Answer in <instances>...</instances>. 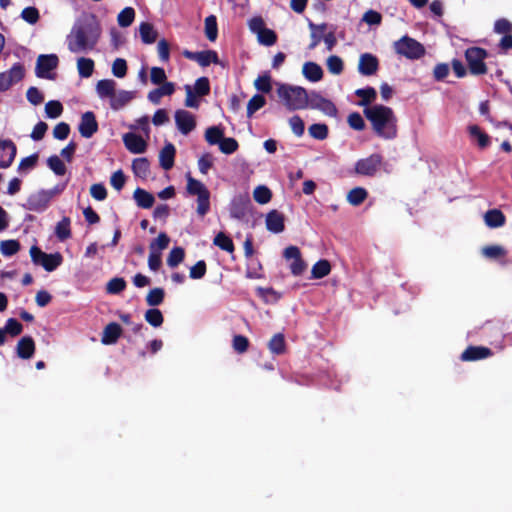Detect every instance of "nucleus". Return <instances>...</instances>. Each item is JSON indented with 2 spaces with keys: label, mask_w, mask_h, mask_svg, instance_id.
Masks as SVG:
<instances>
[{
  "label": "nucleus",
  "mask_w": 512,
  "mask_h": 512,
  "mask_svg": "<svg viewBox=\"0 0 512 512\" xmlns=\"http://www.w3.org/2000/svg\"><path fill=\"white\" fill-rule=\"evenodd\" d=\"M102 29L94 15L75 24L67 36V47L72 53L93 51L101 37Z\"/></svg>",
  "instance_id": "1"
},
{
  "label": "nucleus",
  "mask_w": 512,
  "mask_h": 512,
  "mask_svg": "<svg viewBox=\"0 0 512 512\" xmlns=\"http://www.w3.org/2000/svg\"><path fill=\"white\" fill-rule=\"evenodd\" d=\"M363 114L370 122L377 137L385 140H392L397 137L398 119L391 107L375 104L364 108Z\"/></svg>",
  "instance_id": "2"
},
{
  "label": "nucleus",
  "mask_w": 512,
  "mask_h": 512,
  "mask_svg": "<svg viewBox=\"0 0 512 512\" xmlns=\"http://www.w3.org/2000/svg\"><path fill=\"white\" fill-rule=\"evenodd\" d=\"M277 95L289 111L308 108V92L301 86L279 84L277 88Z\"/></svg>",
  "instance_id": "3"
},
{
  "label": "nucleus",
  "mask_w": 512,
  "mask_h": 512,
  "mask_svg": "<svg viewBox=\"0 0 512 512\" xmlns=\"http://www.w3.org/2000/svg\"><path fill=\"white\" fill-rule=\"evenodd\" d=\"M186 190L188 194L197 196L196 213L204 217L210 211V191L201 181L190 175L187 177Z\"/></svg>",
  "instance_id": "4"
},
{
  "label": "nucleus",
  "mask_w": 512,
  "mask_h": 512,
  "mask_svg": "<svg viewBox=\"0 0 512 512\" xmlns=\"http://www.w3.org/2000/svg\"><path fill=\"white\" fill-rule=\"evenodd\" d=\"M394 49L397 54L412 60L420 59L426 52L425 47L420 42L407 35L394 43Z\"/></svg>",
  "instance_id": "5"
},
{
  "label": "nucleus",
  "mask_w": 512,
  "mask_h": 512,
  "mask_svg": "<svg viewBox=\"0 0 512 512\" xmlns=\"http://www.w3.org/2000/svg\"><path fill=\"white\" fill-rule=\"evenodd\" d=\"M487 56V51L480 47H470L465 51V58L471 74L483 75L487 73V66L484 62Z\"/></svg>",
  "instance_id": "6"
},
{
  "label": "nucleus",
  "mask_w": 512,
  "mask_h": 512,
  "mask_svg": "<svg viewBox=\"0 0 512 512\" xmlns=\"http://www.w3.org/2000/svg\"><path fill=\"white\" fill-rule=\"evenodd\" d=\"M59 63L58 56L55 54L39 55L36 61L35 74L38 78L54 80L55 74L51 73L57 68Z\"/></svg>",
  "instance_id": "7"
},
{
  "label": "nucleus",
  "mask_w": 512,
  "mask_h": 512,
  "mask_svg": "<svg viewBox=\"0 0 512 512\" xmlns=\"http://www.w3.org/2000/svg\"><path fill=\"white\" fill-rule=\"evenodd\" d=\"M24 77V65L20 62L14 63L9 70L0 72V92L9 90L14 84L20 82Z\"/></svg>",
  "instance_id": "8"
},
{
  "label": "nucleus",
  "mask_w": 512,
  "mask_h": 512,
  "mask_svg": "<svg viewBox=\"0 0 512 512\" xmlns=\"http://www.w3.org/2000/svg\"><path fill=\"white\" fill-rule=\"evenodd\" d=\"M383 157L379 153H373L366 158L359 159L355 163V172L363 176H374L382 165Z\"/></svg>",
  "instance_id": "9"
},
{
  "label": "nucleus",
  "mask_w": 512,
  "mask_h": 512,
  "mask_svg": "<svg viewBox=\"0 0 512 512\" xmlns=\"http://www.w3.org/2000/svg\"><path fill=\"white\" fill-rule=\"evenodd\" d=\"M308 98V108L319 110L329 117L337 116L338 110L335 104L331 100L323 97L319 92L311 91L308 93Z\"/></svg>",
  "instance_id": "10"
},
{
  "label": "nucleus",
  "mask_w": 512,
  "mask_h": 512,
  "mask_svg": "<svg viewBox=\"0 0 512 512\" xmlns=\"http://www.w3.org/2000/svg\"><path fill=\"white\" fill-rule=\"evenodd\" d=\"M283 257L286 260H293L289 266L292 275L300 276L307 268V264L302 259L301 251L297 246H288L284 249Z\"/></svg>",
  "instance_id": "11"
},
{
  "label": "nucleus",
  "mask_w": 512,
  "mask_h": 512,
  "mask_svg": "<svg viewBox=\"0 0 512 512\" xmlns=\"http://www.w3.org/2000/svg\"><path fill=\"white\" fill-rule=\"evenodd\" d=\"M182 54L185 58L196 61L201 67H207L212 63L219 64L218 54L214 50H205L199 52L184 50Z\"/></svg>",
  "instance_id": "12"
},
{
  "label": "nucleus",
  "mask_w": 512,
  "mask_h": 512,
  "mask_svg": "<svg viewBox=\"0 0 512 512\" xmlns=\"http://www.w3.org/2000/svg\"><path fill=\"white\" fill-rule=\"evenodd\" d=\"M250 208L251 200L248 196L235 197L230 204V216L242 220L249 214Z\"/></svg>",
  "instance_id": "13"
},
{
  "label": "nucleus",
  "mask_w": 512,
  "mask_h": 512,
  "mask_svg": "<svg viewBox=\"0 0 512 512\" xmlns=\"http://www.w3.org/2000/svg\"><path fill=\"white\" fill-rule=\"evenodd\" d=\"M51 200L50 194L46 190H40L28 197L26 208L38 213L43 212L48 208Z\"/></svg>",
  "instance_id": "14"
},
{
  "label": "nucleus",
  "mask_w": 512,
  "mask_h": 512,
  "mask_svg": "<svg viewBox=\"0 0 512 512\" xmlns=\"http://www.w3.org/2000/svg\"><path fill=\"white\" fill-rule=\"evenodd\" d=\"M175 122L178 130L187 135L196 127V120L194 115L184 109H179L175 112Z\"/></svg>",
  "instance_id": "15"
},
{
  "label": "nucleus",
  "mask_w": 512,
  "mask_h": 512,
  "mask_svg": "<svg viewBox=\"0 0 512 512\" xmlns=\"http://www.w3.org/2000/svg\"><path fill=\"white\" fill-rule=\"evenodd\" d=\"M98 122L95 114L92 111H87L82 114L78 126L79 133L84 138H91L98 131Z\"/></svg>",
  "instance_id": "16"
},
{
  "label": "nucleus",
  "mask_w": 512,
  "mask_h": 512,
  "mask_svg": "<svg viewBox=\"0 0 512 512\" xmlns=\"http://www.w3.org/2000/svg\"><path fill=\"white\" fill-rule=\"evenodd\" d=\"M379 69L378 58L371 53H364L360 55L358 62V71L361 75L371 76L374 75Z\"/></svg>",
  "instance_id": "17"
},
{
  "label": "nucleus",
  "mask_w": 512,
  "mask_h": 512,
  "mask_svg": "<svg viewBox=\"0 0 512 512\" xmlns=\"http://www.w3.org/2000/svg\"><path fill=\"white\" fill-rule=\"evenodd\" d=\"M493 355L490 348L484 346H468L461 354L460 359L462 361H478L486 359Z\"/></svg>",
  "instance_id": "18"
},
{
  "label": "nucleus",
  "mask_w": 512,
  "mask_h": 512,
  "mask_svg": "<svg viewBox=\"0 0 512 512\" xmlns=\"http://www.w3.org/2000/svg\"><path fill=\"white\" fill-rule=\"evenodd\" d=\"M266 229L272 233L278 234L285 229V216L278 210H271L266 215Z\"/></svg>",
  "instance_id": "19"
},
{
  "label": "nucleus",
  "mask_w": 512,
  "mask_h": 512,
  "mask_svg": "<svg viewBox=\"0 0 512 512\" xmlns=\"http://www.w3.org/2000/svg\"><path fill=\"white\" fill-rule=\"evenodd\" d=\"M123 143L127 150L134 154L144 153L147 148L146 141L140 135L132 132L123 136Z\"/></svg>",
  "instance_id": "20"
},
{
  "label": "nucleus",
  "mask_w": 512,
  "mask_h": 512,
  "mask_svg": "<svg viewBox=\"0 0 512 512\" xmlns=\"http://www.w3.org/2000/svg\"><path fill=\"white\" fill-rule=\"evenodd\" d=\"M36 350L35 341L31 336L22 337L16 346L17 356L21 359H30Z\"/></svg>",
  "instance_id": "21"
},
{
  "label": "nucleus",
  "mask_w": 512,
  "mask_h": 512,
  "mask_svg": "<svg viewBox=\"0 0 512 512\" xmlns=\"http://www.w3.org/2000/svg\"><path fill=\"white\" fill-rule=\"evenodd\" d=\"M308 27L310 29L311 38V42L308 45V49L314 50L323 40L325 31L327 29V23L315 24L311 20H308Z\"/></svg>",
  "instance_id": "22"
},
{
  "label": "nucleus",
  "mask_w": 512,
  "mask_h": 512,
  "mask_svg": "<svg viewBox=\"0 0 512 512\" xmlns=\"http://www.w3.org/2000/svg\"><path fill=\"white\" fill-rule=\"evenodd\" d=\"M176 148L171 142H167L159 153V163L164 170H170L174 166Z\"/></svg>",
  "instance_id": "23"
},
{
  "label": "nucleus",
  "mask_w": 512,
  "mask_h": 512,
  "mask_svg": "<svg viewBox=\"0 0 512 512\" xmlns=\"http://www.w3.org/2000/svg\"><path fill=\"white\" fill-rule=\"evenodd\" d=\"M122 334L120 324L111 322L107 324L102 332L101 342L104 345L115 344Z\"/></svg>",
  "instance_id": "24"
},
{
  "label": "nucleus",
  "mask_w": 512,
  "mask_h": 512,
  "mask_svg": "<svg viewBox=\"0 0 512 512\" xmlns=\"http://www.w3.org/2000/svg\"><path fill=\"white\" fill-rule=\"evenodd\" d=\"M175 91V85L172 82H165L160 84V87L151 90L148 93V100L153 104H159L163 96H170Z\"/></svg>",
  "instance_id": "25"
},
{
  "label": "nucleus",
  "mask_w": 512,
  "mask_h": 512,
  "mask_svg": "<svg viewBox=\"0 0 512 512\" xmlns=\"http://www.w3.org/2000/svg\"><path fill=\"white\" fill-rule=\"evenodd\" d=\"M0 150H2L3 152L9 150L8 157L5 158L4 156H2V158L0 159V168H9L16 157L17 147L12 140H0Z\"/></svg>",
  "instance_id": "26"
},
{
  "label": "nucleus",
  "mask_w": 512,
  "mask_h": 512,
  "mask_svg": "<svg viewBox=\"0 0 512 512\" xmlns=\"http://www.w3.org/2000/svg\"><path fill=\"white\" fill-rule=\"evenodd\" d=\"M302 73L311 82H318L323 78L321 66L315 62H306L303 65Z\"/></svg>",
  "instance_id": "27"
},
{
  "label": "nucleus",
  "mask_w": 512,
  "mask_h": 512,
  "mask_svg": "<svg viewBox=\"0 0 512 512\" xmlns=\"http://www.w3.org/2000/svg\"><path fill=\"white\" fill-rule=\"evenodd\" d=\"M355 95L361 98V100L357 103L358 106L366 108L372 106L371 103L375 101L377 92L375 88L368 86L366 88L357 89L355 91Z\"/></svg>",
  "instance_id": "28"
},
{
  "label": "nucleus",
  "mask_w": 512,
  "mask_h": 512,
  "mask_svg": "<svg viewBox=\"0 0 512 512\" xmlns=\"http://www.w3.org/2000/svg\"><path fill=\"white\" fill-rule=\"evenodd\" d=\"M133 198L136 204L143 209L151 208L155 202L154 196L142 188L135 189Z\"/></svg>",
  "instance_id": "29"
},
{
  "label": "nucleus",
  "mask_w": 512,
  "mask_h": 512,
  "mask_svg": "<svg viewBox=\"0 0 512 512\" xmlns=\"http://www.w3.org/2000/svg\"><path fill=\"white\" fill-rule=\"evenodd\" d=\"M506 217L499 209H491L485 213V223L490 228H498L505 224Z\"/></svg>",
  "instance_id": "30"
},
{
  "label": "nucleus",
  "mask_w": 512,
  "mask_h": 512,
  "mask_svg": "<svg viewBox=\"0 0 512 512\" xmlns=\"http://www.w3.org/2000/svg\"><path fill=\"white\" fill-rule=\"evenodd\" d=\"M268 349L274 355H282L286 352V341L283 333L272 336L268 342Z\"/></svg>",
  "instance_id": "31"
},
{
  "label": "nucleus",
  "mask_w": 512,
  "mask_h": 512,
  "mask_svg": "<svg viewBox=\"0 0 512 512\" xmlns=\"http://www.w3.org/2000/svg\"><path fill=\"white\" fill-rule=\"evenodd\" d=\"M116 82L112 79H102L97 82L96 91L101 98H112L115 93Z\"/></svg>",
  "instance_id": "32"
},
{
  "label": "nucleus",
  "mask_w": 512,
  "mask_h": 512,
  "mask_svg": "<svg viewBox=\"0 0 512 512\" xmlns=\"http://www.w3.org/2000/svg\"><path fill=\"white\" fill-rule=\"evenodd\" d=\"M134 98L133 92L121 90L117 94L114 93V96L110 100L111 108L114 110H119L127 105Z\"/></svg>",
  "instance_id": "33"
},
{
  "label": "nucleus",
  "mask_w": 512,
  "mask_h": 512,
  "mask_svg": "<svg viewBox=\"0 0 512 512\" xmlns=\"http://www.w3.org/2000/svg\"><path fill=\"white\" fill-rule=\"evenodd\" d=\"M139 33L144 44H152L156 41L158 33L149 22H142L139 26Z\"/></svg>",
  "instance_id": "34"
},
{
  "label": "nucleus",
  "mask_w": 512,
  "mask_h": 512,
  "mask_svg": "<svg viewBox=\"0 0 512 512\" xmlns=\"http://www.w3.org/2000/svg\"><path fill=\"white\" fill-rule=\"evenodd\" d=\"M132 170L136 177L148 178L150 174V163L147 158H137L132 162Z\"/></svg>",
  "instance_id": "35"
},
{
  "label": "nucleus",
  "mask_w": 512,
  "mask_h": 512,
  "mask_svg": "<svg viewBox=\"0 0 512 512\" xmlns=\"http://www.w3.org/2000/svg\"><path fill=\"white\" fill-rule=\"evenodd\" d=\"M55 235L60 241H65L71 237V220L69 217H63L56 224Z\"/></svg>",
  "instance_id": "36"
},
{
  "label": "nucleus",
  "mask_w": 512,
  "mask_h": 512,
  "mask_svg": "<svg viewBox=\"0 0 512 512\" xmlns=\"http://www.w3.org/2000/svg\"><path fill=\"white\" fill-rule=\"evenodd\" d=\"M331 271L330 262L326 259L317 261L311 269L312 279H321L327 276Z\"/></svg>",
  "instance_id": "37"
},
{
  "label": "nucleus",
  "mask_w": 512,
  "mask_h": 512,
  "mask_svg": "<svg viewBox=\"0 0 512 512\" xmlns=\"http://www.w3.org/2000/svg\"><path fill=\"white\" fill-rule=\"evenodd\" d=\"M470 136L475 138L480 148H486L490 145V137L487 133L481 130L478 125H471L468 128Z\"/></svg>",
  "instance_id": "38"
},
{
  "label": "nucleus",
  "mask_w": 512,
  "mask_h": 512,
  "mask_svg": "<svg viewBox=\"0 0 512 512\" xmlns=\"http://www.w3.org/2000/svg\"><path fill=\"white\" fill-rule=\"evenodd\" d=\"M63 257L60 253L56 252L54 254L44 255V259L42 261L41 266L47 271L52 272L56 270L62 263Z\"/></svg>",
  "instance_id": "39"
},
{
  "label": "nucleus",
  "mask_w": 512,
  "mask_h": 512,
  "mask_svg": "<svg viewBox=\"0 0 512 512\" xmlns=\"http://www.w3.org/2000/svg\"><path fill=\"white\" fill-rule=\"evenodd\" d=\"M95 63L91 58L80 57L77 60V69L80 77L88 78L94 72Z\"/></svg>",
  "instance_id": "40"
},
{
  "label": "nucleus",
  "mask_w": 512,
  "mask_h": 512,
  "mask_svg": "<svg viewBox=\"0 0 512 512\" xmlns=\"http://www.w3.org/2000/svg\"><path fill=\"white\" fill-rule=\"evenodd\" d=\"M368 197V192L362 187H355L347 194V201L353 206H359Z\"/></svg>",
  "instance_id": "41"
},
{
  "label": "nucleus",
  "mask_w": 512,
  "mask_h": 512,
  "mask_svg": "<svg viewBox=\"0 0 512 512\" xmlns=\"http://www.w3.org/2000/svg\"><path fill=\"white\" fill-rule=\"evenodd\" d=\"M205 36L211 42L216 41L218 37L217 18L214 15H209L205 18Z\"/></svg>",
  "instance_id": "42"
},
{
  "label": "nucleus",
  "mask_w": 512,
  "mask_h": 512,
  "mask_svg": "<svg viewBox=\"0 0 512 512\" xmlns=\"http://www.w3.org/2000/svg\"><path fill=\"white\" fill-rule=\"evenodd\" d=\"M213 244L221 250L232 253L235 249L232 239L224 232H219L213 240Z\"/></svg>",
  "instance_id": "43"
},
{
  "label": "nucleus",
  "mask_w": 512,
  "mask_h": 512,
  "mask_svg": "<svg viewBox=\"0 0 512 512\" xmlns=\"http://www.w3.org/2000/svg\"><path fill=\"white\" fill-rule=\"evenodd\" d=\"M224 138V130L219 126H211L205 131V140L210 145L220 144L222 139Z\"/></svg>",
  "instance_id": "44"
},
{
  "label": "nucleus",
  "mask_w": 512,
  "mask_h": 512,
  "mask_svg": "<svg viewBox=\"0 0 512 512\" xmlns=\"http://www.w3.org/2000/svg\"><path fill=\"white\" fill-rule=\"evenodd\" d=\"M164 298L165 291L163 288H153L148 292L146 296V303L151 307H156L163 303Z\"/></svg>",
  "instance_id": "45"
},
{
  "label": "nucleus",
  "mask_w": 512,
  "mask_h": 512,
  "mask_svg": "<svg viewBox=\"0 0 512 512\" xmlns=\"http://www.w3.org/2000/svg\"><path fill=\"white\" fill-rule=\"evenodd\" d=\"M309 135L316 140H325L329 134V128L324 123H315L308 128Z\"/></svg>",
  "instance_id": "46"
},
{
  "label": "nucleus",
  "mask_w": 512,
  "mask_h": 512,
  "mask_svg": "<svg viewBox=\"0 0 512 512\" xmlns=\"http://www.w3.org/2000/svg\"><path fill=\"white\" fill-rule=\"evenodd\" d=\"M135 19V10L132 7H125L117 16V22L120 27H129Z\"/></svg>",
  "instance_id": "47"
},
{
  "label": "nucleus",
  "mask_w": 512,
  "mask_h": 512,
  "mask_svg": "<svg viewBox=\"0 0 512 512\" xmlns=\"http://www.w3.org/2000/svg\"><path fill=\"white\" fill-rule=\"evenodd\" d=\"M185 257V251L182 247H174L171 249L168 257H167V265L171 268L177 267L180 263L183 262Z\"/></svg>",
  "instance_id": "48"
},
{
  "label": "nucleus",
  "mask_w": 512,
  "mask_h": 512,
  "mask_svg": "<svg viewBox=\"0 0 512 512\" xmlns=\"http://www.w3.org/2000/svg\"><path fill=\"white\" fill-rule=\"evenodd\" d=\"M2 331H5L6 337L7 334L11 337H16L22 333L23 326L17 319L9 318L6 321L5 326L2 328Z\"/></svg>",
  "instance_id": "49"
},
{
  "label": "nucleus",
  "mask_w": 512,
  "mask_h": 512,
  "mask_svg": "<svg viewBox=\"0 0 512 512\" xmlns=\"http://www.w3.org/2000/svg\"><path fill=\"white\" fill-rule=\"evenodd\" d=\"M145 320L153 327L157 328L163 324L164 317L162 312L157 308L148 309L145 312Z\"/></svg>",
  "instance_id": "50"
},
{
  "label": "nucleus",
  "mask_w": 512,
  "mask_h": 512,
  "mask_svg": "<svg viewBox=\"0 0 512 512\" xmlns=\"http://www.w3.org/2000/svg\"><path fill=\"white\" fill-rule=\"evenodd\" d=\"M126 281L122 277L112 278L106 285V291L108 294L117 295L120 294L126 288Z\"/></svg>",
  "instance_id": "51"
},
{
  "label": "nucleus",
  "mask_w": 512,
  "mask_h": 512,
  "mask_svg": "<svg viewBox=\"0 0 512 512\" xmlns=\"http://www.w3.org/2000/svg\"><path fill=\"white\" fill-rule=\"evenodd\" d=\"M266 104V99L261 94H255L247 104V117H252V115L264 107Z\"/></svg>",
  "instance_id": "52"
},
{
  "label": "nucleus",
  "mask_w": 512,
  "mask_h": 512,
  "mask_svg": "<svg viewBox=\"0 0 512 512\" xmlns=\"http://www.w3.org/2000/svg\"><path fill=\"white\" fill-rule=\"evenodd\" d=\"M253 197L257 203L266 204L271 200L272 192L268 187L260 185L254 189Z\"/></svg>",
  "instance_id": "53"
},
{
  "label": "nucleus",
  "mask_w": 512,
  "mask_h": 512,
  "mask_svg": "<svg viewBox=\"0 0 512 512\" xmlns=\"http://www.w3.org/2000/svg\"><path fill=\"white\" fill-rule=\"evenodd\" d=\"M47 165L57 176H63L67 171L64 162L57 155L50 156Z\"/></svg>",
  "instance_id": "54"
},
{
  "label": "nucleus",
  "mask_w": 512,
  "mask_h": 512,
  "mask_svg": "<svg viewBox=\"0 0 512 512\" xmlns=\"http://www.w3.org/2000/svg\"><path fill=\"white\" fill-rule=\"evenodd\" d=\"M257 38L259 43L265 46H272L277 42L276 32L266 27L259 32Z\"/></svg>",
  "instance_id": "55"
},
{
  "label": "nucleus",
  "mask_w": 512,
  "mask_h": 512,
  "mask_svg": "<svg viewBox=\"0 0 512 512\" xmlns=\"http://www.w3.org/2000/svg\"><path fill=\"white\" fill-rule=\"evenodd\" d=\"M20 243L17 240H4L0 243V252L4 256H12L20 250Z\"/></svg>",
  "instance_id": "56"
},
{
  "label": "nucleus",
  "mask_w": 512,
  "mask_h": 512,
  "mask_svg": "<svg viewBox=\"0 0 512 512\" xmlns=\"http://www.w3.org/2000/svg\"><path fill=\"white\" fill-rule=\"evenodd\" d=\"M63 112V105L60 101L51 100L45 105V113L47 117L55 119L58 118Z\"/></svg>",
  "instance_id": "57"
},
{
  "label": "nucleus",
  "mask_w": 512,
  "mask_h": 512,
  "mask_svg": "<svg viewBox=\"0 0 512 512\" xmlns=\"http://www.w3.org/2000/svg\"><path fill=\"white\" fill-rule=\"evenodd\" d=\"M506 250L499 245H489L482 249V254L489 259H498L506 255Z\"/></svg>",
  "instance_id": "58"
},
{
  "label": "nucleus",
  "mask_w": 512,
  "mask_h": 512,
  "mask_svg": "<svg viewBox=\"0 0 512 512\" xmlns=\"http://www.w3.org/2000/svg\"><path fill=\"white\" fill-rule=\"evenodd\" d=\"M256 292L257 295L263 298L265 302H277L281 298V294L274 290L272 287H258Z\"/></svg>",
  "instance_id": "59"
},
{
  "label": "nucleus",
  "mask_w": 512,
  "mask_h": 512,
  "mask_svg": "<svg viewBox=\"0 0 512 512\" xmlns=\"http://www.w3.org/2000/svg\"><path fill=\"white\" fill-rule=\"evenodd\" d=\"M326 64L329 72L335 75L340 74L344 69V63L342 59L337 55L329 56Z\"/></svg>",
  "instance_id": "60"
},
{
  "label": "nucleus",
  "mask_w": 512,
  "mask_h": 512,
  "mask_svg": "<svg viewBox=\"0 0 512 512\" xmlns=\"http://www.w3.org/2000/svg\"><path fill=\"white\" fill-rule=\"evenodd\" d=\"M239 148V144L235 138L228 137L223 138L222 141L219 144V149L224 154H233L236 152Z\"/></svg>",
  "instance_id": "61"
},
{
  "label": "nucleus",
  "mask_w": 512,
  "mask_h": 512,
  "mask_svg": "<svg viewBox=\"0 0 512 512\" xmlns=\"http://www.w3.org/2000/svg\"><path fill=\"white\" fill-rule=\"evenodd\" d=\"M170 238L164 232H161L156 239L150 243V251H159L166 249L169 245Z\"/></svg>",
  "instance_id": "62"
},
{
  "label": "nucleus",
  "mask_w": 512,
  "mask_h": 512,
  "mask_svg": "<svg viewBox=\"0 0 512 512\" xmlns=\"http://www.w3.org/2000/svg\"><path fill=\"white\" fill-rule=\"evenodd\" d=\"M255 88L262 93H269L272 90L271 76L265 73L254 81Z\"/></svg>",
  "instance_id": "63"
},
{
  "label": "nucleus",
  "mask_w": 512,
  "mask_h": 512,
  "mask_svg": "<svg viewBox=\"0 0 512 512\" xmlns=\"http://www.w3.org/2000/svg\"><path fill=\"white\" fill-rule=\"evenodd\" d=\"M195 94L199 97L206 96L210 93V82L207 77H200L195 81Z\"/></svg>",
  "instance_id": "64"
}]
</instances>
